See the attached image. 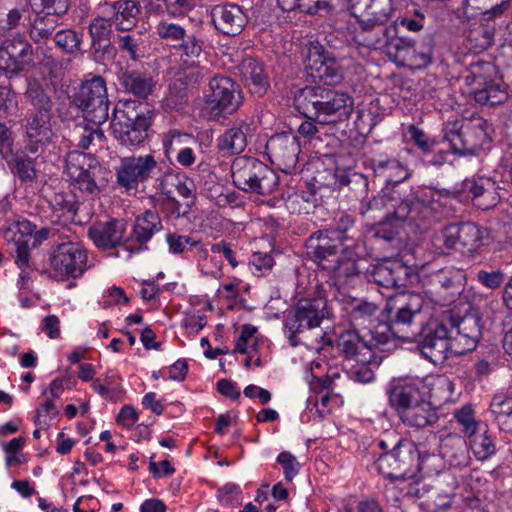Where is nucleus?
Segmentation results:
<instances>
[{
  "label": "nucleus",
  "instance_id": "obj_54",
  "mask_svg": "<svg viewBox=\"0 0 512 512\" xmlns=\"http://www.w3.org/2000/svg\"><path fill=\"white\" fill-rule=\"evenodd\" d=\"M30 5L34 13L63 17L70 8V0H30Z\"/></svg>",
  "mask_w": 512,
  "mask_h": 512
},
{
  "label": "nucleus",
  "instance_id": "obj_57",
  "mask_svg": "<svg viewBox=\"0 0 512 512\" xmlns=\"http://www.w3.org/2000/svg\"><path fill=\"white\" fill-rule=\"evenodd\" d=\"M14 56L19 60L22 70H26L33 63L32 45L21 37L6 41Z\"/></svg>",
  "mask_w": 512,
  "mask_h": 512
},
{
  "label": "nucleus",
  "instance_id": "obj_26",
  "mask_svg": "<svg viewBox=\"0 0 512 512\" xmlns=\"http://www.w3.org/2000/svg\"><path fill=\"white\" fill-rule=\"evenodd\" d=\"M52 115L28 111L23 119L22 129L29 151L35 153L38 148L50 143L54 135L51 127Z\"/></svg>",
  "mask_w": 512,
  "mask_h": 512
},
{
  "label": "nucleus",
  "instance_id": "obj_45",
  "mask_svg": "<svg viewBox=\"0 0 512 512\" xmlns=\"http://www.w3.org/2000/svg\"><path fill=\"white\" fill-rule=\"evenodd\" d=\"M203 46L204 41L195 33H186L178 44H173L184 64L189 66H195L199 63Z\"/></svg>",
  "mask_w": 512,
  "mask_h": 512
},
{
  "label": "nucleus",
  "instance_id": "obj_63",
  "mask_svg": "<svg viewBox=\"0 0 512 512\" xmlns=\"http://www.w3.org/2000/svg\"><path fill=\"white\" fill-rule=\"evenodd\" d=\"M88 32L91 37V43L104 42L111 36L112 23L110 20L98 16L90 22Z\"/></svg>",
  "mask_w": 512,
  "mask_h": 512
},
{
  "label": "nucleus",
  "instance_id": "obj_41",
  "mask_svg": "<svg viewBox=\"0 0 512 512\" xmlns=\"http://www.w3.org/2000/svg\"><path fill=\"white\" fill-rule=\"evenodd\" d=\"M490 412L499 429L512 434V396L495 394L490 403Z\"/></svg>",
  "mask_w": 512,
  "mask_h": 512
},
{
  "label": "nucleus",
  "instance_id": "obj_24",
  "mask_svg": "<svg viewBox=\"0 0 512 512\" xmlns=\"http://www.w3.org/2000/svg\"><path fill=\"white\" fill-rule=\"evenodd\" d=\"M126 222L111 219L106 222H95L89 226L87 235L96 248L107 251L117 247L124 248L126 239Z\"/></svg>",
  "mask_w": 512,
  "mask_h": 512
},
{
  "label": "nucleus",
  "instance_id": "obj_20",
  "mask_svg": "<svg viewBox=\"0 0 512 512\" xmlns=\"http://www.w3.org/2000/svg\"><path fill=\"white\" fill-rule=\"evenodd\" d=\"M342 240L335 238L334 232L329 229L318 230L306 240V254L323 270H331L333 263L339 258L340 247L344 248L346 245L342 244Z\"/></svg>",
  "mask_w": 512,
  "mask_h": 512
},
{
  "label": "nucleus",
  "instance_id": "obj_47",
  "mask_svg": "<svg viewBox=\"0 0 512 512\" xmlns=\"http://www.w3.org/2000/svg\"><path fill=\"white\" fill-rule=\"evenodd\" d=\"M11 173L21 183H32L36 179L35 160L25 153H14L8 160H5Z\"/></svg>",
  "mask_w": 512,
  "mask_h": 512
},
{
  "label": "nucleus",
  "instance_id": "obj_39",
  "mask_svg": "<svg viewBox=\"0 0 512 512\" xmlns=\"http://www.w3.org/2000/svg\"><path fill=\"white\" fill-rule=\"evenodd\" d=\"M387 55L391 60L401 66H413L415 40L410 37L396 36L387 37L385 43Z\"/></svg>",
  "mask_w": 512,
  "mask_h": 512
},
{
  "label": "nucleus",
  "instance_id": "obj_38",
  "mask_svg": "<svg viewBox=\"0 0 512 512\" xmlns=\"http://www.w3.org/2000/svg\"><path fill=\"white\" fill-rule=\"evenodd\" d=\"M111 7L115 11L113 22L118 32H128L136 26L137 18L141 14L139 0H118Z\"/></svg>",
  "mask_w": 512,
  "mask_h": 512
},
{
  "label": "nucleus",
  "instance_id": "obj_19",
  "mask_svg": "<svg viewBox=\"0 0 512 512\" xmlns=\"http://www.w3.org/2000/svg\"><path fill=\"white\" fill-rule=\"evenodd\" d=\"M300 150L299 139L291 132L275 134L266 143V153L271 163L286 174L295 170Z\"/></svg>",
  "mask_w": 512,
  "mask_h": 512
},
{
  "label": "nucleus",
  "instance_id": "obj_44",
  "mask_svg": "<svg viewBox=\"0 0 512 512\" xmlns=\"http://www.w3.org/2000/svg\"><path fill=\"white\" fill-rule=\"evenodd\" d=\"M456 230L461 253H473L482 245L483 232L473 222L457 223Z\"/></svg>",
  "mask_w": 512,
  "mask_h": 512
},
{
  "label": "nucleus",
  "instance_id": "obj_59",
  "mask_svg": "<svg viewBox=\"0 0 512 512\" xmlns=\"http://www.w3.org/2000/svg\"><path fill=\"white\" fill-rule=\"evenodd\" d=\"M380 352H376V360L377 362L373 363H357L351 371L349 372V377L353 381L357 383L367 384L372 382L375 379L374 368H377L383 358L385 357Z\"/></svg>",
  "mask_w": 512,
  "mask_h": 512
},
{
  "label": "nucleus",
  "instance_id": "obj_34",
  "mask_svg": "<svg viewBox=\"0 0 512 512\" xmlns=\"http://www.w3.org/2000/svg\"><path fill=\"white\" fill-rule=\"evenodd\" d=\"M250 126L245 120H235L226 131L218 137L217 148L228 155L240 154L247 146V132Z\"/></svg>",
  "mask_w": 512,
  "mask_h": 512
},
{
  "label": "nucleus",
  "instance_id": "obj_64",
  "mask_svg": "<svg viewBox=\"0 0 512 512\" xmlns=\"http://www.w3.org/2000/svg\"><path fill=\"white\" fill-rule=\"evenodd\" d=\"M408 133L413 143L421 150L423 156H429L438 146L436 139L428 137L422 129L415 125L409 126Z\"/></svg>",
  "mask_w": 512,
  "mask_h": 512
},
{
  "label": "nucleus",
  "instance_id": "obj_7",
  "mask_svg": "<svg viewBox=\"0 0 512 512\" xmlns=\"http://www.w3.org/2000/svg\"><path fill=\"white\" fill-rule=\"evenodd\" d=\"M326 317H329L328 302L320 291L300 298L284 320V331L290 345L296 347L300 342L298 335L319 327Z\"/></svg>",
  "mask_w": 512,
  "mask_h": 512
},
{
  "label": "nucleus",
  "instance_id": "obj_18",
  "mask_svg": "<svg viewBox=\"0 0 512 512\" xmlns=\"http://www.w3.org/2000/svg\"><path fill=\"white\" fill-rule=\"evenodd\" d=\"M428 387L422 378L405 377L393 379L386 390L388 403L399 416L410 406L426 397Z\"/></svg>",
  "mask_w": 512,
  "mask_h": 512
},
{
  "label": "nucleus",
  "instance_id": "obj_50",
  "mask_svg": "<svg viewBox=\"0 0 512 512\" xmlns=\"http://www.w3.org/2000/svg\"><path fill=\"white\" fill-rule=\"evenodd\" d=\"M316 202V187L313 184H307L305 190L288 198L286 206L291 213L308 214L310 207H315Z\"/></svg>",
  "mask_w": 512,
  "mask_h": 512
},
{
  "label": "nucleus",
  "instance_id": "obj_55",
  "mask_svg": "<svg viewBox=\"0 0 512 512\" xmlns=\"http://www.w3.org/2000/svg\"><path fill=\"white\" fill-rule=\"evenodd\" d=\"M435 246L441 254L448 255L452 251H460L455 224L446 226L435 239Z\"/></svg>",
  "mask_w": 512,
  "mask_h": 512
},
{
  "label": "nucleus",
  "instance_id": "obj_10",
  "mask_svg": "<svg viewBox=\"0 0 512 512\" xmlns=\"http://www.w3.org/2000/svg\"><path fill=\"white\" fill-rule=\"evenodd\" d=\"M469 93L480 105L495 106L504 103L508 98L506 86L497 77L495 67L489 62H481L471 66L466 76Z\"/></svg>",
  "mask_w": 512,
  "mask_h": 512
},
{
  "label": "nucleus",
  "instance_id": "obj_23",
  "mask_svg": "<svg viewBox=\"0 0 512 512\" xmlns=\"http://www.w3.org/2000/svg\"><path fill=\"white\" fill-rule=\"evenodd\" d=\"M458 192L482 210L496 206L500 200L496 182L483 176H472L462 181Z\"/></svg>",
  "mask_w": 512,
  "mask_h": 512
},
{
  "label": "nucleus",
  "instance_id": "obj_27",
  "mask_svg": "<svg viewBox=\"0 0 512 512\" xmlns=\"http://www.w3.org/2000/svg\"><path fill=\"white\" fill-rule=\"evenodd\" d=\"M374 176L382 181L386 187L397 185L411 176V170L399 159L386 153H377L370 159Z\"/></svg>",
  "mask_w": 512,
  "mask_h": 512
},
{
  "label": "nucleus",
  "instance_id": "obj_29",
  "mask_svg": "<svg viewBox=\"0 0 512 512\" xmlns=\"http://www.w3.org/2000/svg\"><path fill=\"white\" fill-rule=\"evenodd\" d=\"M411 272V268L400 260H386L374 267L372 278L380 287L400 289L406 287L411 277Z\"/></svg>",
  "mask_w": 512,
  "mask_h": 512
},
{
  "label": "nucleus",
  "instance_id": "obj_37",
  "mask_svg": "<svg viewBox=\"0 0 512 512\" xmlns=\"http://www.w3.org/2000/svg\"><path fill=\"white\" fill-rule=\"evenodd\" d=\"M52 224L67 225L74 220L78 210L75 195L70 192L55 193L49 201Z\"/></svg>",
  "mask_w": 512,
  "mask_h": 512
},
{
  "label": "nucleus",
  "instance_id": "obj_2",
  "mask_svg": "<svg viewBox=\"0 0 512 512\" xmlns=\"http://www.w3.org/2000/svg\"><path fill=\"white\" fill-rule=\"evenodd\" d=\"M295 109L305 118L319 119L322 124L349 118L354 108L347 92L320 85L305 86L294 96Z\"/></svg>",
  "mask_w": 512,
  "mask_h": 512
},
{
  "label": "nucleus",
  "instance_id": "obj_25",
  "mask_svg": "<svg viewBox=\"0 0 512 512\" xmlns=\"http://www.w3.org/2000/svg\"><path fill=\"white\" fill-rule=\"evenodd\" d=\"M210 15L215 29L226 36L239 35L248 23L244 9L234 3L215 5Z\"/></svg>",
  "mask_w": 512,
  "mask_h": 512
},
{
  "label": "nucleus",
  "instance_id": "obj_31",
  "mask_svg": "<svg viewBox=\"0 0 512 512\" xmlns=\"http://www.w3.org/2000/svg\"><path fill=\"white\" fill-rule=\"evenodd\" d=\"M199 74L195 71H177L171 79L166 97L167 106L178 110L186 102L188 94L197 88Z\"/></svg>",
  "mask_w": 512,
  "mask_h": 512
},
{
  "label": "nucleus",
  "instance_id": "obj_48",
  "mask_svg": "<svg viewBox=\"0 0 512 512\" xmlns=\"http://www.w3.org/2000/svg\"><path fill=\"white\" fill-rule=\"evenodd\" d=\"M92 388L104 399L117 402L123 393L118 374L112 370L93 380Z\"/></svg>",
  "mask_w": 512,
  "mask_h": 512
},
{
  "label": "nucleus",
  "instance_id": "obj_40",
  "mask_svg": "<svg viewBox=\"0 0 512 512\" xmlns=\"http://www.w3.org/2000/svg\"><path fill=\"white\" fill-rule=\"evenodd\" d=\"M119 83L126 92L141 99H146L152 93L155 85L151 76L128 70L121 73Z\"/></svg>",
  "mask_w": 512,
  "mask_h": 512
},
{
  "label": "nucleus",
  "instance_id": "obj_49",
  "mask_svg": "<svg viewBox=\"0 0 512 512\" xmlns=\"http://www.w3.org/2000/svg\"><path fill=\"white\" fill-rule=\"evenodd\" d=\"M469 436V445L473 454L478 460H486L496 452V444L488 429L481 430L479 428Z\"/></svg>",
  "mask_w": 512,
  "mask_h": 512
},
{
  "label": "nucleus",
  "instance_id": "obj_36",
  "mask_svg": "<svg viewBox=\"0 0 512 512\" xmlns=\"http://www.w3.org/2000/svg\"><path fill=\"white\" fill-rule=\"evenodd\" d=\"M239 72L253 94L258 97H262L266 94L270 83L260 62L252 57H246L239 65Z\"/></svg>",
  "mask_w": 512,
  "mask_h": 512
},
{
  "label": "nucleus",
  "instance_id": "obj_62",
  "mask_svg": "<svg viewBox=\"0 0 512 512\" xmlns=\"http://www.w3.org/2000/svg\"><path fill=\"white\" fill-rule=\"evenodd\" d=\"M454 418L461 426V430L466 435H472L480 427L479 423L475 420L474 410L471 404H466L454 412Z\"/></svg>",
  "mask_w": 512,
  "mask_h": 512
},
{
  "label": "nucleus",
  "instance_id": "obj_53",
  "mask_svg": "<svg viewBox=\"0 0 512 512\" xmlns=\"http://www.w3.org/2000/svg\"><path fill=\"white\" fill-rule=\"evenodd\" d=\"M435 40L432 35L423 37L418 48L414 47L413 67L424 69L434 62Z\"/></svg>",
  "mask_w": 512,
  "mask_h": 512
},
{
  "label": "nucleus",
  "instance_id": "obj_32",
  "mask_svg": "<svg viewBox=\"0 0 512 512\" xmlns=\"http://www.w3.org/2000/svg\"><path fill=\"white\" fill-rule=\"evenodd\" d=\"M464 274L461 270L446 267L432 272L425 280V286L430 294H440L448 291L451 296L460 293Z\"/></svg>",
  "mask_w": 512,
  "mask_h": 512
},
{
  "label": "nucleus",
  "instance_id": "obj_33",
  "mask_svg": "<svg viewBox=\"0 0 512 512\" xmlns=\"http://www.w3.org/2000/svg\"><path fill=\"white\" fill-rule=\"evenodd\" d=\"M350 324L356 330L358 328L370 332L379 322L377 319L378 306L364 299L352 298L346 304Z\"/></svg>",
  "mask_w": 512,
  "mask_h": 512
},
{
  "label": "nucleus",
  "instance_id": "obj_17",
  "mask_svg": "<svg viewBox=\"0 0 512 512\" xmlns=\"http://www.w3.org/2000/svg\"><path fill=\"white\" fill-rule=\"evenodd\" d=\"M370 332L360 334L357 330H346L337 339V349L348 360L356 363H375L376 352H384L380 345H376Z\"/></svg>",
  "mask_w": 512,
  "mask_h": 512
},
{
  "label": "nucleus",
  "instance_id": "obj_6",
  "mask_svg": "<svg viewBox=\"0 0 512 512\" xmlns=\"http://www.w3.org/2000/svg\"><path fill=\"white\" fill-rule=\"evenodd\" d=\"M400 305L395 308V313L390 311L388 322H378L372 330L371 336L380 345L383 351L391 352L397 347V340L411 342L414 333H409V328L414 317L421 312L423 298L420 294H407L399 299Z\"/></svg>",
  "mask_w": 512,
  "mask_h": 512
},
{
  "label": "nucleus",
  "instance_id": "obj_8",
  "mask_svg": "<svg viewBox=\"0 0 512 512\" xmlns=\"http://www.w3.org/2000/svg\"><path fill=\"white\" fill-rule=\"evenodd\" d=\"M233 184L240 190L258 195L273 193L278 184V175L255 157L241 156L231 165Z\"/></svg>",
  "mask_w": 512,
  "mask_h": 512
},
{
  "label": "nucleus",
  "instance_id": "obj_5",
  "mask_svg": "<svg viewBox=\"0 0 512 512\" xmlns=\"http://www.w3.org/2000/svg\"><path fill=\"white\" fill-rule=\"evenodd\" d=\"M153 112L148 103L126 99L119 101L111 119L112 134L121 144L136 146L148 137Z\"/></svg>",
  "mask_w": 512,
  "mask_h": 512
},
{
  "label": "nucleus",
  "instance_id": "obj_30",
  "mask_svg": "<svg viewBox=\"0 0 512 512\" xmlns=\"http://www.w3.org/2000/svg\"><path fill=\"white\" fill-rule=\"evenodd\" d=\"M349 10L355 19L384 25L391 18L392 0H349Z\"/></svg>",
  "mask_w": 512,
  "mask_h": 512
},
{
  "label": "nucleus",
  "instance_id": "obj_51",
  "mask_svg": "<svg viewBox=\"0 0 512 512\" xmlns=\"http://www.w3.org/2000/svg\"><path fill=\"white\" fill-rule=\"evenodd\" d=\"M419 478H433L440 475L445 467L443 459L436 454H428L420 456L417 450V458L415 460Z\"/></svg>",
  "mask_w": 512,
  "mask_h": 512
},
{
  "label": "nucleus",
  "instance_id": "obj_52",
  "mask_svg": "<svg viewBox=\"0 0 512 512\" xmlns=\"http://www.w3.org/2000/svg\"><path fill=\"white\" fill-rule=\"evenodd\" d=\"M54 43L65 54H75L82 43V36L74 29L66 28L57 31L53 36Z\"/></svg>",
  "mask_w": 512,
  "mask_h": 512
},
{
  "label": "nucleus",
  "instance_id": "obj_60",
  "mask_svg": "<svg viewBox=\"0 0 512 512\" xmlns=\"http://www.w3.org/2000/svg\"><path fill=\"white\" fill-rule=\"evenodd\" d=\"M155 33L162 40L178 44L187 32L183 26L177 23L161 20L155 27Z\"/></svg>",
  "mask_w": 512,
  "mask_h": 512
},
{
  "label": "nucleus",
  "instance_id": "obj_22",
  "mask_svg": "<svg viewBox=\"0 0 512 512\" xmlns=\"http://www.w3.org/2000/svg\"><path fill=\"white\" fill-rule=\"evenodd\" d=\"M365 254V247L362 242H353L351 245H345L342 249V256L339 257L331 270L332 277L336 285L345 287L353 286L355 280L360 277V269L357 261Z\"/></svg>",
  "mask_w": 512,
  "mask_h": 512
},
{
  "label": "nucleus",
  "instance_id": "obj_3",
  "mask_svg": "<svg viewBox=\"0 0 512 512\" xmlns=\"http://www.w3.org/2000/svg\"><path fill=\"white\" fill-rule=\"evenodd\" d=\"M492 126L481 116L447 121L441 129L442 141L458 157H478L489 150Z\"/></svg>",
  "mask_w": 512,
  "mask_h": 512
},
{
  "label": "nucleus",
  "instance_id": "obj_16",
  "mask_svg": "<svg viewBox=\"0 0 512 512\" xmlns=\"http://www.w3.org/2000/svg\"><path fill=\"white\" fill-rule=\"evenodd\" d=\"M305 71L314 82L332 86L343 80L341 65L321 45H311L305 59Z\"/></svg>",
  "mask_w": 512,
  "mask_h": 512
},
{
  "label": "nucleus",
  "instance_id": "obj_43",
  "mask_svg": "<svg viewBox=\"0 0 512 512\" xmlns=\"http://www.w3.org/2000/svg\"><path fill=\"white\" fill-rule=\"evenodd\" d=\"M444 317L450 330L470 335V337L479 342L482 335L480 317L474 314H466L463 317H459L455 316L450 310L444 312Z\"/></svg>",
  "mask_w": 512,
  "mask_h": 512
},
{
  "label": "nucleus",
  "instance_id": "obj_21",
  "mask_svg": "<svg viewBox=\"0 0 512 512\" xmlns=\"http://www.w3.org/2000/svg\"><path fill=\"white\" fill-rule=\"evenodd\" d=\"M162 229V220L158 213L146 210L135 218L130 233L126 235L124 249L130 254L147 251L149 241Z\"/></svg>",
  "mask_w": 512,
  "mask_h": 512
},
{
  "label": "nucleus",
  "instance_id": "obj_42",
  "mask_svg": "<svg viewBox=\"0 0 512 512\" xmlns=\"http://www.w3.org/2000/svg\"><path fill=\"white\" fill-rule=\"evenodd\" d=\"M25 98L32 106L31 112H42L52 115L53 101L49 91L37 80H29L25 91Z\"/></svg>",
  "mask_w": 512,
  "mask_h": 512
},
{
  "label": "nucleus",
  "instance_id": "obj_28",
  "mask_svg": "<svg viewBox=\"0 0 512 512\" xmlns=\"http://www.w3.org/2000/svg\"><path fill=\"white\" fill-rule=\"evenodd\" d=\"M359 27L352 32L351 40L357 46L369 49H381L387 43V37L397 35V22L384 27L383 25L357 19Z\"/></svg>",
  "mask_w": 512,
  "mask_h": 512
},
{
  "label": "nucleus",
  "instance_id": "obj_61",
  "mask_svg": "<svg viewBox=\"0 0 512 512\" xmlns=\"http://www.w3.org/2000/svg\"><path fill=\"white\" fill-rule=\"evenodd\" d=\"M115 42L118 49L125 53L131 60L137 61L140 58V36H136L130 33L119 34L117 35Z\"/></svg>",
  "mask_w": 512,
  "mask_h": 512
},
{
  "label": "nucleus",
  "instance_id": "obj_46",
  "mask_svg": "<svg viewBox=\"0 0 512 512\" xmlns=\"http://www.w3.org/2000/svg\"><path fill=\"white\" fill-rule=\"evenodd\" d=\"M34 14L35 17L30 27V37L35 43H41L53 35L55 29L60 25L62 17L48 15L44 12Z\"/></svg>",
  "mask_w": 512,
  "mask_h": 512
},
{
  "label": "nucleus",
  "instance_id": "obj_4",
  "mask_svg": "<svg viewBox=\"0 0 512 512\" xmlns=\"http://www.w3.org/2000/svg\"><path fill=\"white\" fill-rule=\"evenodd\" d=\"M377 447L382 451L373 464L387 480H407L415 478L410 467L417 458V446L396 431H385L377 440Z\"/></svg>",
  "mask_w": 512,
  "mask_h": 512
},
{
  "label": "nucleus",
  "instance_id": "obj_56",
  "mask_svg": "<svg viewBox=\"0 0 512 512\" xmlns=\"http://www.w3.org/2000/svg\"><path fill=\"white\" fill-rule=\"evenodd\" d=\"M435 246L441 254L448 255L452 251H460L455 224L446 226L435 239Z\"/></svg>",
  "mask_w": 512,
  "mask_h": 512
},
{
  "label": "nucleus",
  "instance_id": "obj_1",
  "mask_svg": "<svg viewBox=\"0 0 512 512\" xmlns=\"http://www.w3.org/2000/svg\"><path fill=\"white\" fill-rule=\"evenodd\" d=\"M370 211L384 212L377 233L385 240L392 241L398 234L395 229L397 224L406 220H424L431 215L432 208L422 199L402 197L397 190L386 187L362 207L361 214L365 215Z\"/></svg>",
  "mask_w": 512,
  "mask_h": 512
},
{
  "label": "nucleus",
  "instance_id": "obj_35",
  "mask_svg": "<svg viewBox=\"0 0 512 512\" xmlns=\"http://www.w3.org/2000/svg\"><path fill=\"white\" fill-rule=\"evenodd\" d=\"M398 417L404 425L417 429L433 426L439 420L436 408L426 400V397L410 406Z\"/></svg>",
  "mask_w": 512,
  "mask_h": 512
},
{
  "label": "nucleus",
  "instance_id": "obj_11",
  "mask_svg": "<svg viewBox=\"0 0 512 512\" xmlns=\"http://www.w3.org/2000/svg\"><path fill=\"white\" fill-rule=\"evenodd\" d=\"M73 103L81 109L87 122L101 125L109 118L107 86L101 76L83 82L73 96Z\"/></svg>",
  "mask_w": 512,
  "mask_h": 512
},
{
  "label": "nucleus",
  "instance_id": "obj_13",
  "mask_svg": "<svg viewBox=\"0 0 512 512\" xmlns=\"http://www.w3.org/2000/svg\"><path fill=\"white\" fill-rule=\"evenodd\" d=\"M50 276L57 281L79 279L88 270V251L79 242L58 244L50 256Z\"/></svg>",
  "mask_w": 512,
  "mask_h": 512
},
{
  "label": "nucleus",
  "instance_id": "obj_58",
  "mask_svg": "<svg viewBox=\"0 0 512 512\" xmlns=\"http://www.w3.org/2000/svg\"><path fill=\"white\" fill-rule=\"evenodd\" d=\"M166 242L169 252L173 255H180L197 247L201 241L190 235H180L177 233L166 234Z\"/></svg>",
  "mask_w": 512,
  "mask_h": 512
},
{
  "label": "nucleus",
  "instance_id": "obj_15",
  "mask_svg": "<svg viewBox=\"0 0 512 512\" xmlns=\"http://www.w3.org/2000/svg\"><path fill=\"white\" fill-rule=\"evenodd\" d=\"M158 169V163L151 154L123 157L116 171L117 183L127 190H137L139 184L152 178Z\"/></svg>",
  "mask_w": 512,
  "mask_h": 512
},
{
  "label": "nucleus",
  "instance_id": "obj_14",
  "mask_svg": "<svg viewBox=\"0 0 512 512\" xmlns=\"http://www.w3.org/2000/svg\"><path fill=\"white\" fill-rule=\"evenodd\" d=\"M450 343V329L444 314L440 321H429L417 341L421 355L435 365L444 363L452 355Z\"/></svg>",
  "mask_w": 512,
  "mask_h": 512
},
{
  "label": "nucleus",
  "instance_id": "obj_9",
  "mask_svg": "<svg viewBox=\"0 0 512 512\" xmlns=\"http://www.w3.org/2000/svg\"><path fill=\"white\" fill-rule=\"evenodd\" d=\"M65 170L73 187L87 196L95 197L105 187L104 169L92 154L76 150L68 152Z\"/></svg>",
  "mask_w": 512,
  "mask_h": 512
},
{
  "label": "nucleus",
  "instance_id": "obj_12",
  "mask_svg": "<svg viewBox=\"0 0 512 512\" xmlns=\"http://www.w3.org/2000/svg\"><path fill=\"white\" fill-rule=\"evenodd\" d=\"M242 104V90L236 82L224 76H215L210 80L209 93L205 95V110L209 119L220 120L232 115Z\"/></svg>",
  "mask_w": 512,
  "mask_h": 512
}]
</instances>
